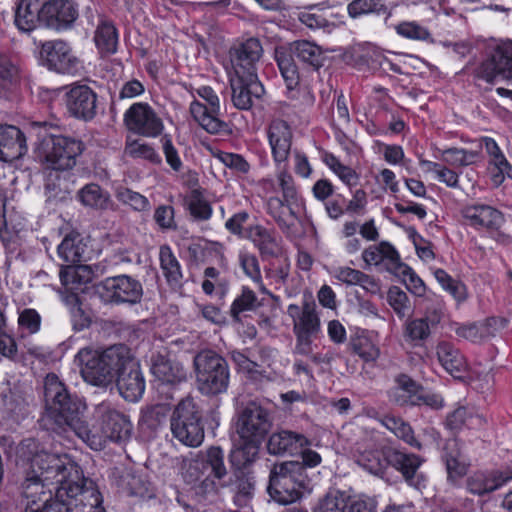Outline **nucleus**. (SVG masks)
<instances>
[{"label": "nucleus", "instance_id": "nucleus-39", "mask_svg": "<svg viewBox=\"0 0 512 512\" xmlns=\"http://www.w3.org/2000/svg\"><path fill=\"white\" fill-rule=\"evenodd\" d=\"M276 179H266L264 183L273 191H280L281 197L288 203H298L299 193L292 175L287 171L286 164L277 166Z\"/></svg>", "mask_w": 512, "mask_h": 512}, {"label": "nucleus", "instance_id": "nucleus-60", "mask_svg": "<svg viewBox=\"0 0 512 512\" xmlns=\"http://www.w3.org/2000/svg\"><path fill=\"white\" fill-rule=\"evenodd\" d=\"M398 35L411 40H428L430 32L424 26L415 21H403L395 26Z\"/></svg>", "mask_w": 512, "mask_h": 512}, {"label": "nucleus", "instance_id": "nucleus-35", "mask_svg": "<svg viewBox=\"0 0 512 512\" xmlns=\"http://www.w3.org/2000/svg\"><path fill=\"white\" fill-rule=\"evenodd\" d=\"M160 268L168 285L178 289L182 285V270L180 263L169 245H162L159 248Z\"/></svg>", "mask_w": 512, "mask_h": 512}, {"label": "nucleus", "instance_id": "nucleus-15", "mask_svg": "<svg viewBox=\"0 0 512 512\" xmlns=\"http://www.w3.org/2000/svg\"><path fill=\"white\" fill-rule=\"evenodd\" d=\"M353 458L358 466L375 476L383 477L388 468L387 447L380 448L373 436L356 442Z\"/></svg>", "mask_w": 512, "mask_h": 512}, {"label": "nucleus", "instance_id": "nucleus-24", "mask_svg": "<svg viewBox=\"0 0 512 512\" xmlns=\"http://www.w3.org/2000/svg\"><path fill=\"white\" fill-rule=\"evenodd\" d=\"M287 314L293 320L294 334L317 336L320 332V319L315 311V303L313 301L305 300L302 306L290 304L287 307Z\"/></svg>", "mask_w": 512, "mask_h": 512}, {"label": "nucleus", "instance_id": "nucleus-62", "mask_svg": "<svg viewBox=\"0 0 512 512\" xmlns=\"http://www.w3.org/2000/svg\"><path fill=\"white\" fill-rule=\"evenodd\" d=\"M191 216L199 221H206L212 215V207L198 192H193L188 200Z\"/></svg>", "mask_w": 512, "mask_h": 512}, {"label": "nucleus", "instance_id": "nucleus-11", "mask_svg": "<svg viewBox=\"0 0 512 512\" xmlns=\"http://www.w3.org/2000/svg\"><path fill=\"white\" fill-rule=\"evenodd\" d=\"M40 55L47 68L59 74L72 75L81 67V62L75 55L71 45L61 39L43 42Z\"/></svg>", "mask_w": 512, "mask_h": 512}, {"label": "nucleus", "instance_id": "nucleus-37", "mask_svg": "<svg viewBox=\"0 0 512 512\" xmlns=\"http://www.w3.org/2000/svg\"><path fill=\"white\" fill-rule=\"evenodd\" d=\"M152 373L159 381L166 384H177L186 380L184 367L179 362L163 356L155 360Z\"/></svg>", "mask_w": 512, "mask_h": 512}, {"label": "nucleus", "instance_id": "nucleus-2", "mask_svg": "<svg viewBox=\"0 0 512 512\" xmlns=\"http://www.w3.org/2000/svg\"><path fill=\"white\" fill-rule=\"evenodd\" d=\"M19 459L33 470L42 481L51 485L54 496L64 501L82 502L83 493L96 488L82 476V471L72 458L65 453H52L40 446L34 439L23 440L17 450ZM67 504V502H65Z\"/></svg>", "mask_w": 512, "mask_h": 512}, {"label": "nucleus", "instance_id": "nucleus-47", "mask_svg": "<svg viewBox=\"0 0 512 512\" xmlns=\"http://www.w3.org/2000/svg\"><path fill=\"white\" fill-rule=\"evenodd\" d=\"M200 455L208 476L214 481H221L227 475V469L224 464V452L220 447H210L205 454Z\"/></svg>", "mask_w": 512, "mask_h": 512}, {"label": "nucleus", "instance_id": "nucleus-22", "mask_svg": "<svg viewBox=\"0 0 512 512\" xmlns=\"http://www.w3.org/2000/svg\"><path fill=\"white\" fill-rule=\"evenodd\" d=\"M476 75L488 83H493L498 78H512V45L495 50L491 57L479 66Z\"/></svg>", "mask_w": 512, "mask_h": 512}, {"label": "nucleus", "instance_id": "nucleus-57", "mask_svg": "<svg viewBox=\"0 0 512 512\" xmlns=\"http://www.w3.org/2000/svg\"><path fill=\"white\" fill-rule=\"evenodd\" d=\"M489 164L491 180L495 186L501 185L505 177L512 179V166L503 153L490 159Z\"/></svg>", "mask_w": 512, "mask_h": 512}, {"label": "nucleus", "instance_id": "nucleus-55", "mask_svg": "<svg viewBox=\"0 0 512 512\" xmlns=\"http://www.w3.org/2000/svg\"><path fill=\"white\" fill-rule=\"evenodd\" d=\"M298 20L310 29H324L331 25L323 10L317 6H310L300 11L298 13Z\"/></svg>", "mask_w": 512, "mask_h": 512}, {"label": "nucleus", "instance_id": "nucleus-16", "mask_svg": "<svg viewBox=\"0 0 512 512\" xmlns=\"http://www.w3.org/2000/svg\"><path fill=\"white\" fill-rule=\"evenodd\" d=\"M102 296L113 303L135 304L142 297V285L128 275H119L106 278L102 282Z\"/></svg>", "mask_w": 512, "mask_h": 512}, {"label": "nucleus", "instance_id": "nucleus-46", "mask_svg": "<svg viewBox=\"0 0 512 512\" xmlns=\"http://www.w3.org/2000/svg\"><path fill=\"white\" fill-rule=\"evenodd\" d=\"M485 423V419L480 415H473L466 407H458L446 417L445 425L451 431H458L463 426L469 428H480Z\"/></svg>", "mask_w": 512, "mask_h": 512}, {"label": "nucleus", "instance_id": "nucleus-17", "mask_svg": "<svg viewBox=\"0 0 512 512\" xmlns=\"http://www.w3.org/2000/svg\"><path fill=\"white\" fill-rule=\"evenodd\" d=\"M66 89L65 103L69 113L78 119H93L97 108L96 93L85 84H72Z\"/></svg>", "mask_w": 512, "mask_h": 512}, {"label": "nucleus", "instance_id": "nucleus-63", "mask_svg": "<svg viewBox=\"0 0 512 512\" xmlns=\"http://www.w3.org/2000/svg\"><path fill=\"white\" fill-rule=\"evenodd\" d=\"M388 303L399 317H405L410 312V303L407 294L397 286L389 289Z\"/></svg>", "mask_w": 512, "mask_h": 512}, {"label": "nucleus", "instance_id": "nucleus-50", "mask_svg": "<svg viewBox=\"0 0 512 512\" xmlns=\"http://www.w3.org/2000/svg\"><path fill=\"white\" fill-rule=\"evenodd\" d=\"M439 159L452 167L472 165L477 158V153L463 148H448L439 150Z\"/></svg>", "mask_w": 512, "mask_h": 512}, {"label": "nucleus", "instance_id": "nucleus-52", "mask_svg": "<svg viewBox=\"0 0 512 512\" xmlns=\"http://www.w3.org/2000/svg\"><path fill=\"white\" fill-rule=\"evenodd\" d=\"M351 18H358L367 14H382L387 11L384 0H354L347 6Z\"/></svg>", "mask_w": 512, "mask_h": 512}, {"label": "nucleus", "instance_id": "nucleus-20", "mask_svg": "<svg viewBox=\"0 0 512 512\" xmlns=\"http://www.w3.org/2000/svg\"><path fill=\"white\" fill-rule=\"evenodd\" d=\"M184 480L188 484L194 485L195 495L199 498L214 497L217 492L216 482L210 478L204 466L201 455L188 459L183 466Z\"/></svg>", "mask_w": 512, "mask_h": 512}, {"label": "nucleus", "instance_id": "nucleus-8", "mask_svg": "<svg viewBox=\"0 0 512 512\" xmlns=\"http://www.w3.org/2000/svg\"><path fill=\"white\" fill-rule=\"evenodd\" d=\"M201 412L192 397L181 399L170 417L173 437L189 447H198L204 440Z\"/></svg>", "mask_w": 512, "mask_h": 512}, {"label": "nucleus", "instance_id": "nucleus-42", "mask_svg": "<svg viewBox=\"0 0 512 512\" xmlns=\"http://www.w3.org/2000/svg\"><path fill=\"white\" fill-rule=\"evenodd\" d=\"M436 354L442 367L451 375L461 373L466 369V360L461 352L448 342L437 345Z\"/></svg>", "mask_w": 512, "mask_h": 512}, {"label": "nucleus", "instance_id": "nucleus-32", "mask_svg": "<svg viewBox=\"0 0 512 512\" xmlns=\"http://www.w3.org/2000/svg\"><path fill=\"white\" fill-rule=\"evenodd\" d=\"M442 458L445 462L449 479L455 480L466 474L469 463L461 450L458 439L452 438L446 441Z\"/></svg>", "mask_w": 512, "mask_h": 512}, {"label": "nucleus", "instance_id": "nucleus-38", "mask_svg": "<svg viewBox=\"0 0 512 512\" xmlns=\"http://www.w3.org/2000/svg\"><path fill=\"white\" fill-rule=\"evenodd\" d=\"M296 203H288L283 197L271 196L267 199V213L275 220L277 225L283 231H288L293 226V220L296 218L292 206Z\"/></svg>", "mask_w": 512, "mask_h": 512}, {"label": "nucleus", "instance_id": "nucleus-10", "mask_svg": "<svg viewBox=\"0 0 512 512\" xmlns=\"http://www.w3.org/2000/svg\"><path fill=\"white\" fill-rule=\"evenodd\" d=\"M263 47L258 38H248L229 49L230 70L235 76H258Z\"/></svg>", "mask_w": 512, "mask_h": 512}, {"label": "nucleus", "instance_id": "nucleus-45", "mask_svg": "<svg viewBox=\"0 0 512 512\" xmlns=\"http://www.w3.org/2000/svg\"><path fill=\"white\" fill-rule=\"evenodd\" d=\"M14 22L22 32H31L39 24H43L40 20V9L32 10L31 2L28 0H21L17 5Z\"/></svg>", "mask_w": 512, "mask_h": 512}, {"label": "nucleus", "instance_id": "nucleus-41", "mask_svg": "<svg viewBox=\"0 0 512 512\" xmlns=\"http://www.w3.org/2000/svg\"><path fill=\"white\" fill-rule=\"evenodd\" d=\"M57 250L59 257L69 264H76L87 258V246L79 234L66 235Z\"/></svg>", "mask_w": 512, "mask_h": 512}, {"label": "nucleus", "instance_id": "nucleus-59", "mask_svg": "<svg viewBox=\"0 0 512 512\" xmlns=\"http://www.w3.org/2000/svg\"><path fill=\"white\" fill-rule=\"evenodd\" d=\"M67 504L61 503L54 496L52 502H47V504H37L35 506L29 505L25 507V512H79L80 502L75 500L66 501Z\"/></svg>", "mask_w": 512, "mask_h": 512}, {"label": "nucleus", "instance_id": "nucleus-34", "mask_svg": "<svg viewBox=\"0 0 512 512\" xmlns=\"http://www.w3.org/2000/svg\"><path fill=\"white\" fill-rule=\"evenodd\" d=\"M94 42L101 55H110L117 51L118 31L114 23L104 16L98 18Z\"/></svg>", "mask_w": 512, "mask_h": 512}, {"label": "nucleus", "instance_id": "nucleus-51", "mask_svg": "<svg viewBox=\"0 0 512 512\" xmlns=\"http://www.w3.org/2000/svg\"><path fill=\"white\" fill-rule=\"evenodd\" d=\"M433 274L441 287L448 291L455 300L458 302L466 300L467 290L463 283L453 279L445 270L441 268L435 269Z\"/></svg>", "mask_w": 512, "mask_h": 512}, {"label": "nucleus", "instance_id": "nucleus-56", "mask_svg": "<svg viewBox=\"0 0 512 512\" xmlns=\"http://www.w3.org/2000/svg\"><path fill=\"white\" fill-rule=\"evenodd\" d=\"M124 153L129 157L146 159L152 163L161 162V158L151 145L138 140L127 142Z\"/></svg>", "mask_w": 512, "mask_h": 512}, {"label": "nucleus", "instance_id": "nucleus-33", "mask_svg": "<svg viewBox=\"0 0 512 512\" xmlns=\"http://www.w3.org/2000/svg\"><path fill=\"white\" fill-rule=\"evenodd\" d=\"M419 385L408 375L400 374L395 378L394 385L387 391L391 403L399 406H415Z\"/></svg>", "mask_w": 512, "mask_h": 512}, {"label": "nucleus", "instance_id": "nucleus-5", "mask_svg": "<svg viewBox=\"0 0 512 512\" xmlns=\"http://www.w3.org/2000/svg\"><path fill=\"white\" fill-rule=\"evenodd\" d=\"M84 150L85 144L80 139L48 134L41 139L36 153L39 161L47 168L67 171L76 166Z\"/></svg>", "mask_w": 512, "mask_h": 512}, {"label": "nucleus", "instance_id": "nucleus-53", "mask_svg": "<svg viewBox=\"0 0 512 512\" xmlns=\"http://www.w3.org/2000/svg\"><path fill=\"white\" fill-rule=\"evenodd\" d=\"M431 334L429 321L427 318H417L406 322L404 336L406 340L419 345L424 342Z\"/></svg>", "mask_w": 512, "mask_h": 512}, {"label": "nucleus", "instance_id": "nucleus-3", "mask_svg": "<svg viewBox=\"0 0 512 512\" xmlns=\"http://www.w3.org/2000/svg\"><path fill=\"white\" fill-rule=\"evenodd\" d=\"M123 359H127V346L118 344L103 351L84 347L78 351L74 362L87 383L104 386L111 381L113 371H117Z\"/></svg>", "mask_w": 512, "mask_h": 512}, {"label": "nucleus", "instance_id": "nucleus-43", "mask_svg": "<svg viewBox=\"0 0 512 512\" xmlns=\"http://www.w3.org/2000/svg\"><path fill=\"white\" fill-rule=\"evenodd\" d=\"M380 423L392 432L397 438L417 449L421 448L420 442L415 438L411 425L400 417L384 415L379 419Z\"/></svg>", "mask_w": 512, "mask_h": 512}, {"label": "nucleus", "instance_id": "nucleus-14", "mask_svg": "<svg viewBox=\"0 0 512 512\" xmlns=\"http://www.w3.org/2000/svg\"><path fill=\"white\" fill-rule=\"evenodd\" d=\"M270 425L268 412L261 406L250 403L239 413L236 429L242 440L260 442Z\"/></svg>", "mask_w": 512, "mask_h": 512}, {"label": "nucleus", "instance_id": "nucleus-64", "mask_svg": "<svg viewBox=\"0 0 512 512\" xmlns=\"http://www.w3.org/2000/svg\"><path fill=\"white\" fill-rule=\"evenodd\" d=\"M216 158L227 168L239 175H246L250 171V164L240 155L229 152H218Z\"/></svg>", "mask_w": 512, "mask_h": 512}, {"label": "nucleus", "instance_id": "nucleus-26", "mask_svg": "<svg viewBox=\"0 0 512 512\" xmlns=\"http://www.w3.org/2000/svg\"><path fill=\"white\" fill-rule=\"evenodd\" d=\"M309 439L301 434L290 430H280L270 435L267 442V450L272 455H294L305 446H310Z\"/></svg>", "mask_w": 512, "mask_h": 512}, {"label": "nucleus", "instance_id": "nucleus-28", "mask_svg": "<svg viewBox=\"0 0 512 512\" xmlns=\"http://www.w3.org/2000/svg\"><path fill=\"white\" fill-rule=\"evenodd\" d=\"M317 512H373L372 507L361 499H353L344 493H329L318 505Z\"/></svg>", "mask_w": 512, "mask_h": 512}, {"label": "nucleus", "instance_id": "nucleus-36", "mask_svg": "<svg viewBox=\"0 0 512 512\" xmlns=\"http://www.w3.org/2000/svg\"><path fill=\"white\" fill-rule=\"evenodd\" d=\"M245 237L251 240L263 257L277 256L280 248L274 233L261 225L250 226Z\"/></svg>", "mask_w": 512, "mask_h": 512}, {"label": "nucleus", "instance_id": "nucleus-9", "mask_svg": "<svg viewBox=\"0 0 512 512\" xmlns=\"http://www.w3.org/2000/svg\"><path fill=\"white\" fill-rule=\"evenodd\" d=\"M192 95H198L206 102V105L198 100L191 102L189 111L194 121L210 134L226 132L228 125L219 118L220 100L215 91L210 86H200Z\"/></svg>", "mask_w": 512, "mask_h": 512}, {"label": "nucleus", "instance_id": "nucleus-48", "mask_svg": "<svg viewBox=\"0 0 512 512\" xmlns=\"http://www.w3.org/2000/svg\"><path fill=\"white\" fill-rule=\"evenodd\" d=\"M172 412L170 404L160 403L153 405L143 411L140 424L155 431L166 424Z\"/></svg>", "mask_w": 512, "mask_h": 512}, {"label": "nucleus", "instance_id": "nucleus-49", "mask_svg": "<svg viewBox=\"0 0 512 512\" xmlns=\"http://www.w3.org/2000/svg\"><path fill=\"white\" fill-rule=\"evenodd\" d=\"M243 443L235 447L230 454V461L233 466L241 470L255 461L260 442L253 440H242Z\"/></svg>", "mask_w": 512, "mask_h": 512}, {"label": "nucleus", "instance_id": "nucleus-54", "mask_svg": "<svg viewBox=\"0 0 512 512\" xmlns=\"http://www.w3.org/2000/svg\"><path fill=\"white\" fill-rule=\"evenodd\" d=\"M257 307V297L255 293L244 287L242 293L233 301L230 314L235 321H240V314L246 311L254 310Z\"/></svg>", "mask_w": 512, "mask_h": 512}, {"label": "nucleus", "instance_id": "nucleus-13", "mask_svg": "<svg viewBox=\"0 0 512 512\" xmlns=\"http://www.w3.org/2000/svg\"><path fill=\"white\" fill-rule=\"evenodd\" d=\"M124 124L129 131L145 137H156L164 128L155 110L144 102L134 103L126 110Z\"/></svg>", "mask_w": 512, "mask_h": 512}, {"label": "nucleus", "instance_id": "nucleus-30", "mask_svg": "<svg viewBox=\"0 0 512 512\" xmlns=\"http://www.w3.org/2000/svg\"><path fill=\"white\" fill-rule=\"evenodd\" d=\"M362 259L367 266L384 264L389 271L397 270L402 265L399 253L386 241L366 248L362 252Z\"/></svg>", "mask_w": 512, "mask_h": 512}, {"label": "nucleus", "instance_id": "nucleus-4", "mask_svg": "<svg viewBox=\"0 0 512 512\" xmlns=\"http://www.w3.org/2000/svg\"><path fill=\"white\" fill-rule=\"evenodd\" d=\"M307 482L299 461L282 462L275 464L270 472L268 492L275 502L287 505L302 497Z\"/></svg>", "mask_w": 512, "mask_h": 512}, {"label": "nucleus", "instance_id": "nucleus-19", "mask_svg": "<svg viewBox=\"0 0 512 512\" xmlns=\"http://www.w3.org/2000/svg\"><path fill=\"white\" fill-rule=\"evenodd\" d=\"M229 83L233 105L240 110L250 109L254 100L261 98L265 92L258 76H235L229 73Z\"/></svg>", "mask_w": 512, "mask_h": 512}, {"label": "nucleus", "instance_id": "nucleus-18", "mask_svg": "<svg viewBox=\"0 0 512 512\" xmlns=\"http://www.w3.org/2000/svg\"><path fill=\"white\" fill-rule=\"evenodd\" d=\"M78 17L73 0H49L40 8V20L45 27L62 30L69 28Z\"/></svg>", "mask_w": 512, "mask_h": 512}, {"label": "nucleus", "instance_id": "nucleus-27", "mask_svg": "<svg viewBox=\"0 0 512 512\" xmlns=\"http://www.w3.org/2000/svg\"><path fill=\"white\" fill-rule=\"evenodd\" d=\"M26 152V138L21 130L13 125L0 126V160L11 162Z\"/></svg>", "mask_w": 512, "mask_h": 512}, {"label": "nucleus", "instance_id": "nucleus-23", "mask_svg": "<svg viewBox=\"0 0 512 512\" xmlns=\"http://www.w3.org/2000/svg\"><path fill=\"white\" fill-rule=\"evenodd\" d=\"M462 215L468 225L477 230L496 231L505 222L501 211L486 204L467 205L463 208Z\"/></svg>", "mask_w": 512, "mask_h": 512}, {"label": "nucleus", "instance_id": "nucleus-31", "mask_svg": "<svg viewBox=\"0 0 512 512\" xmlns=\"http://www.w3.org/2000/svg\"><path fill=\"white\" fill-rule=\"evenodd\" d=\"M388 467L399 471L407 483L417 487L415 477L421 466L422 460L415 454L404 453L392 447H387Z\"/></svg>", "mask_w": 512, "mask_h": 512}, {"label": "nucleus", "instance_id": "nucleus-6", "mask_svg": "<svg viewBox=\"0 0 512 512\" xmlns=\"http://www.w3.org/2000/svg\"><path fill=\"white\" fill-rule=\"evenodd\" d=\"M196 385L203 395H217L227 390L230 372L227 361L211 350L200 351L194 357Z\"/></svg>", "mask_w": 512, "mask_h": 512}, {"label": "nucleus", "instance_id": "nucleus-25", "mask_svg": "<svg viewBox=\"0 0 512 512\" xmlns=\"http://www.w3.org/2000/svg\"><path fill=\"white\" fill-rule=\"evenodd\" d=\"M53 487L40 479L28 466L24 469V479L21 483L25 507L29 505L47 504L52 502Z\"/></svg>", "mask_w": 512, "mask_h": 512}, {"label": "nucleus", "instance_id": "nucleus-21", "mask_svg": "<svg viewBox=\"0 0 512 512\" xmlns=\"http://www.w3.org/2000/svg\"><path fill=\"white\" fill-rule=\"evenodd\" d=\"M267 137L275 165L287 164L293 139L288 123L280 119L273 120L268 126Z\"/></svg>", "mask_w": 512, "mask_h": 512}, {"label": "nucleus", "instance_id": "nucleus-12", "mask_svg": "<svg viewBox=\"0 0 512 512\" xmlns=\"http://www.w3.org/2000/svg\"><path fill=\"white\" fill-rule=\"evenodd\" d=\"M116 386L120 395L129 402H137L144 394L145 379L140 365L127 348V359L117 368Z\"/></svg>", "mask_w": 512, "mask_h": 512}, {"label": "nucleus", "instance_id": "nucleus-40", "mask_svg": "<svg viewBox=\"0 0 512 512\" xmlns=\"http://www.w3.org/2000/svg\"><path fill=\"white\" fill-rule=\"evenodd\" d=\"M76 199L85 207L105 210L110 204V194L96 183H88L78 190Z\"/></svg>", "mask_w": 512, "mask_h": 512}, {"label": "nucleus", "instance_id": "nucleus-44", "mask_svg": "<svg viewBox=\"0 0 512 512\" xmlns=\"http://www.w3.org/2000/svg\"><path fill=\"white\" fill-rule=\"evenodd\" d=\"M93 272L88 265L69 264L60 270L59 277L63 286L75 289L92 280Z\"/></svg>", "mask_w": 512, "mask_h": 512}, {"label": "nucleus", "instance_id": "nucleus-29", "mask_svg": "<svg viewBox=\"0 0 512 512\" xmlns=\"http://www.w3.org/2000/svg\"><path fill=\"white\" fill-rule=\"evenodd\" d=\"M512 480V470H498L490 474L476 472L467 480L468 490L477 495L492 492Z\"/></svg>", "mask_w": 512, "mask_h": 512}, {"label": "nucleus", "instance_id": "nucleus-61", "mask_svg": "<svg viewBox=\"0 0 512 512\" xmlns=\"http://www.w3.org/2000/svg\"><path fill=\"white\" fill-rule=\"evenodd\" d=\"M19 69L8 58L0 56V89L6 90L19 82Z\"/></svg>", "mask_w": 512, "mask_h": 512}, {"label": "nucleus", "instance_id": "nucleus-58", "mask_svg": "<svg viewBox=\"0 0 512 512\" xmlns=\"http://www.w3.org/2000/svg\"><path fill=\"white\" fill-rule=\"evenodd\" d=\"M116 198L136 211H147L150 208V202L144 195L125 187L116 190Z\"/></svg>", "mask_w": 512, "mask_h": 512}, {"label": "nucleus", "instance_id": "nucleus-7", "mask_svg": "<svg viewBox=\"0 0 512 512\" xmlns=\"http://www.w3.org/2000/svg\"><path fill=\"white\" fill-rule=\"evenodd\" d=\"M292 53L302 62L318 69L323 65L324 54L322 49L309 41H296L291 46V51L280 47L275 49V59L280 73L288 90H294L300 81L299 72Z\"/></svg>", "mask_w": 512, "mask_h": 512}, {"label": "nucleus", "instance_id": "nucleus-1", "mask_svg": "<svg viewBox=\"0 0 512 512\" xmlns=\"http://www.w3.org/2000/svg\"><path fill=\"white\" fill-rule=\"evenodd\" d=\"M47 404L46 420L57 432L72 431L93 450H101L108 441L119 442L129 437L132 425L129 419L112 403L101 402L95 406V423L89 427L83 420L86 405L72 398L55 374H48L44 381Z\"/></svg>", "mask_w": 512, "mask_h": 512}]
</instances>
